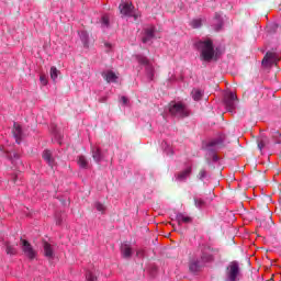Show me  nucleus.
Wrapping results in <instances>:
<instances>
[{"instance_id": "f257e3e1", "label": "nucleus", "mask_w": 281, "mask_h": 281, "mask_svg": "<svg viewBox=\"0 0 281 281\" xmlns=\"http://www.w3.org/2000/svg\"><path fill=\"white\" fill-rule=\"evenodd\" d=\"M212 260H214L212 248L204 246L190 259L189 271L191 273H199L205 267V263L212 262Z\"/></svg>"}, {"instance_id": "f03ea898", "label": "nucleus", "mask_w": 281, "mask_h": 281, "mask_svg": "<svg viewBox=\"0 0 281 281\" xmlns=\"http://www.w3.org/2000/svg\"><path fill=\"white\" fill-rule=\"evenodd\" d=\"M194 47L198 49L202 63H212V60H216V50L214 49V42H212V40H199L194 43Z\"/></svg>"}, {"instance_id": "7ed1b4c3", "label": "nucleus", "mask_w": 281, "mask_h": 281, "mask_svg": "<svg viewBox=\"0 0 281 281\" xmlns=\"http://www.w3.org/2000/svg\"><path fill=\"white\" fill-rule=\"evenodd\" d=\"M203 148L209 153L206 155V164L207 166H212V164H216L218 161V155H216L217 150L223 148V137L214 138L206 144L203 145Z\"/></svg>"}, {"instance_id": "20e7f679", "label": "nucleus", "mask_w": 281, "mask_h": 281, "mask_svg": "<svg viewBox=\"0 0 281 281\" xmlns=\"http://www.w3.org/2000/svg\"><path fill=\"white\" fill-rule=\"evenodd\" d=\"M241 278L240 262L231 261L226 267L224 281H240Z\"/></svg>"}, {"instance_id": "39448f33", "label": "nucleus", "mask_w": 281, "mask_h": 281, "mask_svg": "<svg viewBox=\"0 0 281 281\" xmlns=\"http://www.w3.org/2000/svg\"><path fill=\"white\" fill-rule=\"evenodd\" d=\"M166 111H168L172 117H178V120L181 117H188V115H190L186 104L177 101H171L166 108Z\"/></svg>"}, {"instance_id": "423d86ee", "label": "nucleus", "mask_w": 281, "mask_h": 281, "mask_svg": "<svg viewBox=\"0 0 281 281\" xmlns=\"http://www.w3.org/2000/svg\"><path fill=\"white\" fill-rule=\"evenodd\" d=\"M136 60L139 65L145 66V74L148 80H155V66H153V63H150L144 55H136Z\"/></svg>"}, {"instance_id": "0eeeda50", "label": "nucleus", "mask_w": 281, "mask_h": 281, "mask_svg": "<svg viewBox=\"0 0 281 281\" xmlns=\"http://www.w3.org/2000/svg\"><path fill=\"white\" fill-rule=\"evenodd\" d=\"M224 104L229 113H234L236 110V104H238V97H236V93L227 92L224 95Z\"/></svg>"}, {"instance_id": "6e6552de", "label": "nucleus", "mask_w": 281, "mask_h": 281, "mask_svg": "<svg viewBox=\"0 0 281 281\" xmlns=\"http://www.w3.org/2000/svg\"><path fill=\"white\" fill-rule=\"evenodd\" d=\"M278 63H280V55L278 53L268 52L265 55L261 65H263V67H271L272 65H278Z\"/></svg>"}, {"instance_id": "1a4fd4ad", "label": "nucleus", "mask_w": 281, "mask_h": 281, "mask_svg": "<svg viewBox=\"0 0 281 281\" xmlns=\"http://www.w3.org/2000/svg\"><path fill=\"white\" fill-rule=\"evenodd\" d=\"M135 7L131 2H123L120 4L119 10L123 16H134L135 21H137V14L133 11Z\"/></svg>"}, {"instance_id": "9d476101", "label": "nucleus", "mask_w": 281, "mask_h": 281, "mask_svg": "<svg viewBox=\"0 0 281 281\" xmlns=\"http://www.w3.org/2000/svg\"><path fill=\"white\" fill-rule=\"evenodd\" d=\"M22 251L30 260H34L36 258V250L32 247V244L25 239H21Z\"/></svg>"}, {"instance_id": "9b49d317", "label": "nucleus", "mask_w": 281, "mask_h": 281, "mask_svg": "<svg viewBox=\"0 0 281 281\" xmlns=\"http://www.w3.org/2000/svg\"><path fill=\"white\" fill-rule=\"evenodd\" d=\"M7 157H9L10 161L15 166V170H19V172L23 170V162L21 161V155H19V153L11 151Z\"/></svg>"}, {"instance_id": "f8f14e48", "label": "nucleus", "mask_w": 281, "mask_h": 281, "mask_svg": "<svg viewBox=\"0 0 281 281\" xmlns=\"http://www.w3.org/2000/svg\"><path fill=\"white\" fill-rule=\"evenodd\" d=\"M155 38V26H147L144 29L143 43L151 44Z\"/></svg>"}, {"instance_id": "ddd939ff", "label": "nucleus", "mask_w": 281, "mask_h": 281, "mask_svg": "<svg viewBox=\"0 0 281 281\" xmlns=\"http://www.w3.org/2000/svg\"><path fill=\"white\" fill-rule=\"evenodd\" d=\"M12 133L16 144H21V142H23V137H25V134L23 133L21 125L14 123Z\"/></svg>"}, {"instance_id": "4468645a", "label": "nucleus", "mask_w": 281, "mask_h": 281, "mask_svg": "<svg viewBox=\"0 0 281 281\" xmlns=\"http://www.w3.org/2000/svg\"><path fill=\"white\" fill-rule=\"evenodd\" d=\"M212 27L215 30V32H221V30H223V16L220 13H215Z\"/></svg>"}, {"instance_id": "2eb2a0df", "label": "nucleus", "mask_w": 281, "mask_h": 281, "mask_svg": "<svg viewBox=\"0 0 281 281\" xmlns=\"http://www.w3.org/2000/svg\"><path fill=\"white\" fill-rule=\"evenodd\" d=\"M42 157L50 168L56 166V161L54 160V156L49 149L44 150Z\"/></svg>"}, {"instance_id": "dca6fc26", "label": "nucleus", "mask_w": 281, "mask_h": 281, "mask_svg": "<svg viewBox=\"0 0 281 281\" xmlns=\"http://www.w3.org/2000/svg\"><path fill=\"white\" fill-rule=\"evenodd\" d=\"M44 256L52 260L54 258V248H52V244L44 241L43 243Z\"/></svg>"}, {"instance_id": "f3484780", "label": "nucleus", "mask_w": 281, "mask_h": 281, "mask_svg": "<svg viewBox=\"0 0 281 281\" xmlns=\"http://www.w3.org/2000/svg\"><path fill=\"white\" fill-rule=\"evenodd\" d=\"M102 77L104 78V80H106V82L111 83V82H117V75H115L113 72V70H106L102 72Z\"/></svg>"}, {"instance_id": "a211bd4d", "label": "nucleus", "mask_w": 281, "mask_h": 281, "mask_svg": "<svg viewBox=\"0 0 281 281\" xmlns=\"http://www.w3.org/2000/svg\"><path fill=\"white\" fill-rule=\"evenodd\" d=\"M92 159L95 161V164H100L104 157L102 156V150L98 147H92Z\"/></svg>"}, {"instance_id": "6ab92c4d", "label": "nucleus", "mask_w": 281, "mask_h": 281, "mask_svg": "<svg viewBox=\"0 0 281 281\" xmlns=\"http://www.w3.org/2000/svg\"><path fill=\"white\" fill-rule=\"evenodd\" d=\"M190 175H192V167H188L187 169L180 171L177 175V180L178 181H186L188 179V177H190Z\"/></svg>"}, {"instance_id": "aec40b11", "label": "nucleus", "mask_w": 281, "mask_h": 281, "mask_svg": "<svg viewBox=\"0 0 281 281\" xmlns=\"http://www.w3.org/2000/svg\"><path fill=\"white\" fill-rule=\"evenodd\" d=\"M121 254L123 258H131L133 256V249L128 244H122L121 245Z\"/></svg>"}, {"instance_id": "412c9836", "label": "nucleus", "mask_w": 281, "mask_h": 281, "mask_svg": "<svg viewBox=\"0 0 281 281\" xmlns=\"http://www.w3.org/2000/svg\"><path fill=\"white\" fill-rule=\"evenodd\" d=\"M257 144H258V148L259 150H262V148H267L270 144L269 137L261 135L258 139H257Z\"/></svg>"}, {"instance_id": "4be33fe9", "label": "nucleus", "mask_w": 281, "mask_h": 281, "mask_svg": "<svg viewBox=\"0 0 281 281\" xmlns=\"http://www.w3.org/2000/svg\"><path fill=\"white\" fill-rule=\"evenodd\" d=\"M176 221L178 225H181V223H192V217L183 215V213H178L176 215Z\"/></svg>"}, {"instance_id": "5701e85b", "label": "nucleus", "mask_w": 281, "mask_h": 281, "mask_svg": "<svg viewBox=\"0 0 281 281\" xmlns=\"http://www.w3.org/2000/svg\"><path fill=\"white\" fill-rule=\"evenodd\" d=\"M79 36L83 47H89V33H87V31H81L79 32Z\"/></svg>"}, {"instance_id": "b1692460", "label": "nucleus", "mask_w": 281, "mask_h": 281, "mask_svg": "<svg viewBox=\"0 0 281 281\" xmlns=\"http://www.w3.org/2000/svg\"><path fill=\"white\" fill-rule=\"evenodd\" d=\"M272 139H274V144H281V134L278 130H271L270 132Z\"/></svg>"}, {"instance_id": "393cba45", "label": "nucleus", "mask_w": 281, "mask_h": 281, "mask_svg": "<svg viewBox=\"0 0 281 281\" xmlns=\"http://www.w3.org/2000/svg\"><path fill=\"white\" fill-rule=\"evenodd\" d=\"M191 95L193 100H195V102H199V100L203 98V91H201L200 89H193Z\"/></svg>"}, {"instance_id": "a878e982", "label": "nucleus", "mask_w": 281, "mask_h": 281, "mask_svg": "<svg viewBox=\"0 0 281 281\" xmlns=\"http://www.w3.org/2000/svg\"><path fill=\"white\" fill-rule=\"evenodd\" d=\"M78 166L86 169L89 168V160L85 156H79L78 158Z\"/></svg>"}, {"instance_id": "bb28decb", "label": "nucleus", "mask_w": 281, "mask_h": 281, "mask_svg": "<svg viewBox=\"0 0 281 281\" xmlns=\"http://www.w3.org/2000/svg\"><path fill=\"white\" fill-rule=\"evenodd\" d=\"M161 146H162L164 153H166L167 155H173L172 146H170V143H168L167 140H164L161 143Z\"/></svg>"}, {"instance_id": "cd10ccee", "label": "nucleus", "mask_w": 281, "mask_h": 281, "mask_svg": "<svg viewBox=\"0 0 281 281\" xmlns=\"http://www.w3.org/2000/svg\"><path fill=\"white\" fill-rule=\"evenodd\" d=\"M209 175H207V169L202 168L199 173H198V179L199 181H205V179H207Z\"/></svg>"}, {"instance_id": "c85d7f7f", "label": "nucleus", "mask_w": 281, "mask_h": 281, "mask_svg": "<svg viewBox=\"0 0 281 281\" xmlns=\"http://www.w3.org/2000/svg\"><path fill=\"white\" fill-rule=\"evenodd\" d=\"M190 25H191V27H193V30H199V27H201V25H203V20L194 19L191 21Z\"/></svg>"}, {"instance_id": "c756f323", "label": "nucleus", "mask_w": 281, "mask_h": 281, "mask_svg": "<svg viewBox=\"0 0 281 281\" xmlns=\"http://www.w3.org/2000/svg\"><path fill=\"white\" fill-rule=\"evenodd\" d=\"M52 133L55 137V139H57V142H60V139L63 138V134H60V132L58 131V128H56V126H52Z\"/></svg>"}, {"instance_id": "7c9ffc66", "label": "nucleus", "mask_w": 281, "mask_h": 281, "mask_svg": "<svg viewBox=\"0 0 281 281\" xmlns=\"http://www.w3.org/2000/svg\"><path fill=\"white\" fill-rule=\"evenodd\" d=\"M110 23H109V15H103L101 18V27L102 30H106L109 27Z\"/></svg>"}, {"instance_id": "2f4dec72", "label": "nucleus", "mask_w": 281, "mask_h": 281, "mask_svg": "<svg viewBox=\"0 0 281 281\" xmlns=\"http://www.w3.org/2000/svg\"><path fill=\"white\" fill-rule=\"evenodd\" d=\"M94 207H95L97 212H100L101 214H104V212L106 211V206H104V204H102L100 202H95Z\"/></svg>"}, {"instance_id": "473e14b6", "label": "nucleus", "mask_w": 281, "mask_h": 281, "mask_svg": "<svg viewBox=\"0 0 281 281\" xmlns=\"http://www.w3.org/2000/svg\"><path fill=\"white\" fill-rule=\"evenodd\" d=\"M86 280L87 281H98V277L92 271H87Z\"/></svg>"}, {"instance_id": "72a5a7b5", "label": "nucleus", "mask_w": 281, "mask_h": 281, "mask_svg": "<svg viewBox=\"0 0 281 281\" xmlns=\"http://www.w3.org/2000/svg\"><path fill=\"white\" fill-rule=\"evenodd\" d=\"M50 78L54 81L58 78V69L54 66L50 68Z\"/></svg>"}, {"instance_id": "f704fd0d", "label": "nucleus", "mask_w": 281, "mask_h": 281, "mask_svg": "<svg viewBox=\"0 0 281 281\" xmlns=\"http://www.w3.org/2000/svg\"><path fill=\"white\" fill-rule=\"evenodd\" d=\"M194 203H195V207H199V210H201V207H203V205H205V201H203L202 199H199V198L194 199Z\"/></svg>"}, {"instance_id": "c9c22d12", "label": "nucleus", "mask_w": 281, "mask_h": 281, "mask_svg": "<svg viewBox=\"0 0 281 281\" xmlns=\"http://www.w3.org/2000/svg\"><path fill=\"white\" fill-rule=\"evenodd\" d=\"M7 254L9 256H14V254H16V249L13 246L7 245Z\"/></svg>"}, {"instance_id": "e433bc0d", "label": "nucleus", "mask_w": 281, "mask_h": 281, "mask_svg": "<svg viewBox=\"0 0 281 281\" xmlns=\"http://www.w3.org/2000/svg\"><path fill=\"white\" fill-rule=\"evenodd\" d=\"M40 81L45 87L47 85V76L41 75L40 76Z\"/></svg>"}, {"instance_id": "4c0bfd02", "label": "nucleus", "mask_w": 281, "mask_h": 281, "mask_svg": "<svg viewBox=\"0 0 281 281\" xmlns=\"http://www.w3.org/2000/svg\"><path fill=\"white\" fill-rule=\"evenodd\" d=\"M104 46H105L106 52H111V47H113V46L111 45V43H109V42H105V43H104Z\"/></svg>"}, {"instance_id": "58836bf2", "label": "nucleus", "mask_w": 281, "mask_h": 281, "mask_svg": "<svg viewBox=\"0 0 281 281\" xmlns=\"http://www.w3.org/2000/svg\"><path fill=\"white\" fill-rule=\"evenodd\" d=\"M121 102H122L123 104H128V98L122 97V98H121Z\"/></svg>"}, {"instance_id": "ea45409f", "label": "nucleus", "mask_w": 281, "mask_h": 281, "mask_svg": "<svg viewBox=\"0 0 281 281\" xmlns=\"http://www.w3.org/2000/svg\"><path fill=\"white\" fill-rule=\"evenodd\" d=\"M150 271H151V273H156L157 272V267L156 266H150Z\"/></svg>"}, {"instance_id": "a19ab883", "label": "nucleus", "mask_w": 281, "mask_h": 281, "mask_svg": "<svg viewBox=\"0 0 281 281\" xmlns=\"http://www.w3.org/2000/svg\"><path fill=\"white\" fill-rule=\"evenodd\" d=\"M18 179H19V176H15V177L13 178V183H16Z\"/></svg>"}, {"instance_id": "79ce46f5", "label": "nucleus", "mask_w": 281, "mask_h": 281, "mask_svg": "<svg viewBox=\"0 0 281 281\" xmlns=\"http://www.w3.org/2000/svg\"><path fill=\"white\" fill-rule=\"evenodd\" d=\"M57 225H60V221H57Z\"/></svg>"}]
</instances>
